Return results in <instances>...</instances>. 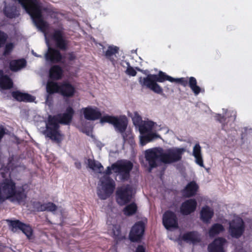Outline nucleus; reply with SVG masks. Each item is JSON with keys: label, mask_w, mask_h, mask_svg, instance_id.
<instances>
[{"label": "nucleus", "mask_w": 252, "mask_h": 252, "mask_svg": "<svg viewBox=\"0 0 252 252\" xmlns=\"http://www.w3.org/2000/svg\"><path fill=\"white\" fill-rule=\"evenodd\" d=\"M88 165L90 168L95 172L101 173L103 170V167L101 163L93 159H88Z\"/></svg>", "instance_id": "25"}, {"label": "nucleus", "mask_w": 252, "mask_h": 252, "mask_svg": "<svg viewBox=\"0 0 252 252\" xmlns=\"http://www.w3.org/2000/svg\"><path fill=\"white\" fill-rule=\"evenodd\" d=\"M32 53L35 57H41V56L37 55L36 53L34 52L33 51H32Z\"/></svg>", "instance_id": "40"}, {"label": "nucleus", "mask_w": 252, "mask_h": 252, "mask_svg": "<svg viewBox=\"0 0 252 252\" xmlns=\"http://www.w3.org/2000/svg\"><path fill=\"white\" fill-rule=\"evenodd\" d=\"M123 137L125 142H127L130 145L134 143L133 136L130 129H126V130L121 133Z\"/></svg>", "instance_id": "30"}, {"label": "nucleus", "mask_w": 252, "mask_h": 252, "mask_svg": "<svg viewBox=\"0 0 252 252\" xmlns=\"http://www.w3.org/2000/svg\"><path fill=\"white\" fill-rule=\"evenodd\" d=\"M213 215V209L208 206L203 207L200 211V219L205 223L209 222Z\"/></svg>", "instance_id": "19"}, {"label": "nucleus", "mask_w": 252, "mask_h": 252, "mask_svg": "<svg viewBox=\"0 0 252 252\" xmlns=\"http://www.w3.org/2000/svg\"><path fill=\"white\" fill-rule=\"evenodd\" d=\"M7 38V35L3 32L0 31V47L3 45Z\"/></svg>", "instance_id": "36"}, {"label": "nucleus", "mask_w": 252, "mask_h": 252, "mask_svg": "<svg viewBox=\"0 0 252 252\" xmlns=\"http://www.w3.org/2000/svg\"><path fill=\"white\" fill-rule=\"evenodd\" d=\"M185 152L184 148L172 147L164 150L161 147H155L146 150L145 157L150 166L154 168L159 162L170 164L180 161Z\"/></svg>", "instance_id": "2"}, {"label": "nucleus", "mask_w": 252, "mask_h": 252, "mask_svg": "<svg viewBox=\"0 0 252 252\" xmlns=\"http://www.w3.org/2000/svg\"><path fill=\"white\" fill-rule=\"evenodd\" d=\"M223 116L220 114H216L215 118L216 120L224 126L229 122H234L236 117V112L233 110L222 109Z\"/></svg>", "instance_id": "13"}, {"label": "nucleus", "mask_w": 252, "mask_h": 252, "mask_svg": "<svg viewBox=\"0 0 252 252\" xmlns=\"http://www.w3.org/2000/svg\"><path fill=\"white\" fill-rule=\"evenodd\" d=\"M26 64V62L24 59H20L14 60L10 62V69L14 71H16L24 68Z\"/></svg>", "instance_id": "26"}, {"label": "nucleus", "mask_w": 252, "mask_h": 252, "mask_svg": "<svg viewBox=\"0 0 252 252\" xmlns=\"http://www.w3.org/2000/svg\"><path fill=\"white\" fill-rule=\"evenodd\" d=\"M162 222L165 227L168 230L176 229L178 227L177 218L176 215L169 211L166 212L163 214Z\"/></svg>", "instance_id": "10"}, {"label": "nucleus", "mask_w": 252, "mask_h": 252, "mask_svg": "<svg viewBox=\"0 0 252 252\" xmlns=\"http://www.w3.org/2000/svg\"><path fill=\"white\" fill-rule=\"evenodd\" d=\"M125 63L127 65L126 73L128 75L135 76L136 75V71L130 65L128 62H126Z\"/></svg>", "instance_id": "35"}, {"label": "nucleus", "mask_w": 252, "mask_h": 252, "mask_svg": "<svg viewBox=\"0 0 252 252\" xmlns=\"http://www.w3.org/2000/svg\"><path fill=\"white\" fill-rule=\"evenodd\" d=\"M223 226L219 223H215L212 225L209 230V235L210 237H214L224 231Z\"/></svg>", "instance_id": "28"}, {"label": "nucleus", "mask_w": 252, "mask_h": 252, "mask_svg": "<svg viewBox=\"0 0 252 252\" xmlns=\"http://www.w3.org/2000/svg\"><path fill=\"white\" fill-rule=\"evenodd\" d=\"M133 167L131 162L127 160H118L111 166L107 167V170L103 173V176L100 179L98 184L97 193L101 199L108 198L113 192L115 184L109 175L113 170L120 176L122 180H126L129 178V173Z\"/></svg>", "instance_id": "1"}, {"label": "nucleus", "mask_w": 252, "mask_h": 252, "mask_svg": "<svg viewBox=\"0 0 252 252\" xmlns=\"http://www.w3.org/2000/svg\"><path fill=\"white\" fill-rule=\"evenodd\" d=\"M137 210V206L134 203H131L125 207L124 209V213L126 216H130L135 214Z\"/></svg>", "instance_id": "31"}, {"label": "nucleus", "mask_w": 252, "mask_h": 252, "mask_svg": "<svg viewBox=\"0 0 252 252\" xmlns=\"http://www.w3.org/2000/svg\"><path fill=\"white\" fill-rule=\"evenodd\" d=\"M119 233V230H117V233L116 234V235H118Z\"/></svg>", "instance_id": "41"}, {"label": "nucleus", "mask_w": 252, "mask_h": 252, "mask_svg": "<svg viewBox=\"0 0 252 252\" xmlns=\"http://www.w3.org/2000/svg\"><path fill=\"white\" fill-rule=\"evenodd\" d=\"M13 97L18 101L27 102H32L34 100L35 97L29 94L22 93L19 91L12 93Z\"/></svg>", "instance_id": "21"}, {"label": "nucleus", "mask_w": 252, "mask_h": 252, "mask_svg": "<svg viewBox=\"0 0 252 252\" xmlns=\"http://www.w3.org/2000/svg\"><path fill=\"white\" fill-rule=\"evenodd\" d=\"M136 252H145V249L142 246H139L136 249Z\"/></svg>", "instance_id": "38"}, {"label": "nucleus", "mask_w": 252, "mask_h": 252, "mask_svg": "<svg viewBox=\"0 0 252 252\" xmlns=\"http://www.w3.org/2000/svg\"><path fill=\"white\" fill-rule=\"evenodd\" d=\"M36 209L38 211H51L53 212L57 209V206L55 204L51 202H48L41 204L38 203L36 205Z\"/></svg>", "instance_id": "27"}, {"label": "nucleus", "mask_w": 252, "mask_h": 252, "mask_svg": "<svg viewBox=\"0 0 252 252\" xmlns=\"http://www.w3.org/2000/svg\"><path fill=\"white\" fill-rule=\"evenodd\" d=\"M66 58L68 60L71 61L75 59L76 56L73 53H69L67 55Z\"/></svg>", "instance_id": "37"}, {"label": "nucleus", "mask_w": 252, "mask_h": 252, "mask_svg": "<svg viewBox=\"0 0 252 252\" xmlns=\"http://www.w3.org/2000/svg\"><path fill=\"white\" fill-rule=\"evenodd\" d=\"M14 47V44L12 43H8L5 45L3 55L6 56L11 53Z\"/></svg>", "instance_id": "34"}, {"label": "nucleus", "mask_w": 252, "mask_h": 252, "mask_svg": "<svg viewBox=\"0 0 252 252\" xmlns=\"http://www.w3.org/2000/svg\"><path fill=\"white\" fill-rule=\"evenodd\" d=\"M100 123H108L114 126L116 130L120 133H123L126 129L127 121L126 117H115L108 115H104L100 119Z\"/></svg>", "instance_id": "8"}, {"label": "nucleus", "mask_w": 252, "mask_h": 252, "mask_svg": "<svg viewBox=\"0 0 252 252\" xmlns=\"http://www.w3.org/2000/svg\"><path fill=\"white\" fill-rule=\"evenodd\" d=\"M21 230L27 236V237L30 239L32 235V229L31 227L24 223L23 227H22Z\"/></svg>", "instance_id": "33"}, {"label": "nucleus", "mask_w": 252, "mask_h": 252, "mask_svg": "<svg viewBox=\"0 0 252 252\" xmlns=\"http://www.w3.org/2000/svg\"><path fill=\"white\" fill-rule=\"evenodd\" d=\"M133 195V189L130 186H123L119 188L117 190V201L121 205H125L131 200Z\"/></svg>", "instance_id": "9"}, {"label": "nucleus", "mask_w": 252, "mask_h": 252, "mask_svg": "<svg viewBox=\"0 0 252 252\" xmlns=\"http://www.w3.org/2000/svg\"><path fill=\"white\" fill-rule=\"evenodd\" d=\"M4 14L9 18H12L17 15L16 11L14 7H5L4 9Z\"/></svg>", "instance_id": "32"}, {"label": "nucleus", "mask_w": 252, "mask_h": 252, "mask_svg": "<svg viewBox=\"0 0 252 252\" xmlns=\"http://www.w3.org/2000/svg\"><path fill=\"white\" fill-rule=\"evenodd\" d=\"M227 243V240L222 237L216 238L209 245V252H225L224 247Z\"/></svg>", "instance_id": "15"}, {"label": "nucleus", "mask_w": 252, "mask_h": 252, "mask_svg": "<svg viewBox=\"0 0 252 252\" xmlns=\"http://www.w3.org/2000/svg\"><path fill=\"white\" fill-rule=\"evenodd\" d=\"M144 224L142 221L135 223L132 227L129 234V238L133 242L140 240L144 232Z\"/></svg>", "instance_id": "14"}, {"label": "nucleus", "mask_w": 252, "mask_h": 252, "mask_svg": "<svg viewBox=\"0 0 252 252\" xmlns=\"http://www.w3.org/2000/svg\"><path fill=\"white\" fill-rule=\"evenodd\" d=\"M119 49V48L116 46L110 45L105 52V56L106 58L109 60L113 65H115L117 63V58L116 54L118 53Z\"/></svg>", "instance_id": "17"}, {"label": "nucleus", "mask_w": 252, "mask_h": 252, "mask_svg": "<svg viewBox=\"0 0 252 252\" xmlns=\"http://www.w3.org/2000/svg\"><path fill=\"white\" fill-rule=\"evenodd\" d=\"M75 167L78 169H80L81 167V164L79 162H75Z\"/></svg>", "instance_id": "39"}, {"label": "nucleus", "mask_w": 252, "mask_h": 252, "mask_svg": "<svg viewBox=\"0 0 252 252\" xmlns=\"http://www.w3.org/2000/svg\"><path fill=\"white\" fill-rule=\"evenodd\" d=\"M198 189V186L194 181L189 182L183 190V194L186 197L194 195Z\"/></svg>", "instance_id": "18"}, {"label": "nucleus", "mask_w": 252, "mask_h": 252, "mask_svg": "<svg viewBox=\"0 0 252 252\" xmlns=\"http://www.w3.org/2000/svg\"><path fill=\"white\" fill-rule=\"evenodd\" d=\"M182 239L188 243H195L200 241V236L196 232H189L182 236Z\"/></svg>", "instance_id": "23"}, {"label": "nucleus", "mask_w": 252, "mask_h": 252, "mask_svg": "<svg viewBox=\"0 0 252 252\" xmlns=\"http://www.w3.org/2000/svg\"><path fill=\"white\" fill-rule=\"evenodd\" d=\"M73 114V109L68 107L65 113L63 114L54 117L49 116L46 123V129L44 131L43 134L52 140L57 142L61 141L63 139V135L59 130V124L68 125L70 123Z\"/></svg>", "instance_id": "3"}, {"label": "nucleus", "mask_w": 252, "mask_h": 252, "mask_svg": "<svg viewBox=\"0 0 252 252\" xmlns=\"http://www.w3.org/2000/svg\"><path fill=\"white\" fill-rule=\"evenodd\" d=\"M132 121L134 125L139 127L141 146H143L155 139L160 138V135L156 132L157 125L155 123L149 120L143 121L137 112L134 113Z\"/></svg>", "instance_id": "4"}, {"label": "nucleus", "mask_w": 252, "mask_h": 252, "mask_svg": "<svg viewBox=\"0 0 252 252\" xmlns=\"http://www.w3.org/2000/svg\"><path fill=\"white\" fill-rule=\"evenodd\" d=\"M49 75L51 79L59 80L62 76L63 70L58 65H54L51 68Z\"/></svg>", "instance_id": "24"}, {"label": "nucleus", "mask_w": 252, "mask_h": 252, "mask_svg": "<svg viewBox=\"0 0 252 252\" xmlns=\"http://www.w3.org/2000/svg\"><path fill=\"white\" fill-rule=\"evenodd\" d=\"M245 231V225L243 219L238 216H234L229 221L228 232L230 236L234 238L241 237Z\"/></svg>", "instance_id": "7"}, {"label": "nucleus", "mask_w": 252, "mask_h": 252, "mask_svg": "<svg viewBox=\"0 0 252 252\" xmlns=\"http://www.w3.org/2000/svg\"><path fill=\"white\" fill-rule=\"evenodd\" d=\"M192 155L195 158V163L201 167H204L203 160L201 154V148L199 144H196L193 147Z\"/></svg>", "instance_id": "20"}, {"label": "nucleus", "mask_w": 252, "mask_h": 252, "mask_svg": "<svg viewBox=\"0 0 252 252\" xmlns=\"http://www.w3.org/2000/svg\"><path fill=\"white\" fill-rule=\"evenodd\" d=\"M166 80L174 82L175 79L162 71H159L158 75L150 74L145 77H141L139 79V82L142 86L146 87L159 94L162 93V89L157 82H163Z\"/></svg>", "instance_id": "5"}, {"label": "nucleus", "mask_w": 252, "mask_h": 252, "mask_svg": "<svg viewBox=\"0 0 252 252\" xmlns=\"http://www.w3.org/2000/svg\"><path fill=\"white\" fill-rule=\"evenodd\" d=\"M12 80L7 75H3L2 71L0 70V88L3 90L9 89L12 88Z\"/></svg>", "instance_id": "22"}, {"label": "nucleus", "mask_w": 252, "mask_h": 252, "mask_svg": "<svg viewBox=\"0 0 252 252\" xmlns=\"http://www.w3.org/2000/svg\"><path fill=\"white\" fill-rule=\"evenodd\" d=\"M197 202L195 199L187 200L182 204L180 208L181 212L183 215H189L195 210Z\"/></svg>", "instance_id": "16"}, {"label": "nucleus", "mask_w": 252, "mask_h": 252, "mask_svg": "<svg viewBox=\"0 0 252 252\" xmlns=\"http://www.w3.org/2000/svg\"><path fill=\"white\" fill-rule=\"evenodd\" d=\"M81 112L84 118L88 120L95 121L102 117V114L99 109L95 106H89L81 109Z\"/></svg>", "instance_id": "12"}, {"label": "nucleus", "mask_w": 252, "mask_h": 252, "mask_svg": "<svg viewBox=\"0 0 252 252\" xmlns=\"http://www.w3.org/2000/svg\"><path fill=\"white\" fill-rule=\"evenodd\" d=\"M174 82L180 83L184 87L188 84L195 95L198 94L201 92V89L197 85V81L193 77L189 78H174Z\"/></svg>", "instance_id": "11"}, {"label": "nucleus", "mask_w": 252, "mask_h": 252, "mask_svg": "<svg viewBox=\"0 0 252 252\" xmlns=\"http://www.w3.org/2000/svg\"><path fill=\"white\" fill-rule=\"evenodd\" d=\"M87 135H89V131H88V132H87Z\"/></svg>", "instance_id": "42"}, {"label": "nucleus", "mask_w": 252, "mask_h": 252, "mask_svg": "<svg viewBox=\"0 0 252 252\" xmlns=\"http://www.w3.org/2000/svg\"><path fill=\"white\" fill-rule=\"evenodd\" d=\"M7 221L9 222V225L10 229L13 232H16L18 230H21L22 227H23L24 223L18 220H8Z\"/></svg>", "instance_id": "29"}, {"label": "nucleus", "mask_w": 252, "mask_h": 252, "mask_svg": "<svg viewBox=\"0 0 252 252\" xmlns=\"http://www.w3.org/2000/svg\"><path fill=\"white\" fill-rule=\"evenodd\" d=\"M46 90L49 94L60 93L67 97H71L75 93L74 87L68 81H64L59 85L56 82L49 81L47 84Z\"/></svg>", "instance_id": "6"}]
</instances>
